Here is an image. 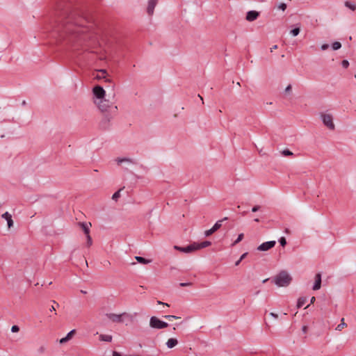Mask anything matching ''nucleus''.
<instances>
[{"mask_svg": "<svg viewBox=\"0 0 356 356\" xmlns=\"http://www.w3.org/2000/svg\"><path fill=\"white\" fill-rule=\"evenodd\" d=\"M345 6L353 11L356 10V4L351 3L350 1H346Z\"/></svg>", "mask_w": 356, "mask_h": 356, "instance_id": "obj_25", "label": "nucleus"}, {"mask_svg": "<svg viewBox=\"0 0 356 356\" xmlns=\"http://www.w3.org/2000/svg\"><path fill=\"white\" fill-rule=\"evenodd\" d=\"M291 89H292V86H291V84H289V85H288V86L286 87V88H285V90H284V92H285L286 94L290 93V92H291Z\"/></svg>", "mask_w": 356, "mask_h": 356, "instance_id": "obj_37", "label": "nucleus"}, {"mask_svg": "<svg viewBox=\"0 0 356 356\" xmlns=\"http://www.w3.org/2000/svg\"><path fill=\"white\" fill-rule=\"evenodd\" d=\"M270 316H271L272 317L275 318H278V315L274 312H270Z\"/></svg>", "mask_w": 356, "mask_h": 356, "instance_id": "obj_43", "label": "nucleus"}, {"mask_svg": "<svg viewBox=\"0 0 356 356\" xmlns=\"http://www.w3.org/2000/svg\"><path fill=\"white\" fill-rule=\"evenodd\" d=\"M149 326L155 329H163L167 327L168 324L156 316H152L149 320Z\"/></svg>", "mask_w": 356, "mask_h": 356, "instance_id": "obj_5", "label": "nucleus"}, {"mask_svg": "<svg viewBox=\"0 0 356 356\" xmlns=\"http://www.w3.org/2000/svg\"><path fill=\"white\" fill-rule=\"evenodd\" d=\"M227 219H228L227 217H225L222 219H221L220 220H222V222L223 221L227 220Z\"/></svg>", "mask_w": 356, "mask_h": 356, "instance_id": "obj_52", "label": "nucleus"}, {"mask_svg": "<svg viewBox=\"0 0 356 356\" xmlns=\"http://www.w3.org/2000/svg\"><path fill=\"white\" fill-rule=\"evenodd\" d=\"M276 242L275 241H266L261 243L257 247L259 251H267L275 245Z\"/></svg>", "mask_w": 356, "mask_h": 356, "instance_id": "obj_8", "label": "nucleus"}, {"mask_svg": "<svg viewBox=\"0 0 356 356\" xmlns=\"http://www.w3.org/2000/svg\"><path fill=\"white\" fill-rule=\"evenodd\" d=\"M248 252H245V253H243V254L241 256L240 259H241V261H242L243 259H244L246 257V256L248 255Z\"/></svg>", "mask_w": 356, "mask_h": 356, "instance_id": "obj_44", "label": "nucleus"}, {"mask_svg": "<svg viewBox=\"0 0 356 356\" xmlns=\"http://www.w3.org/2000/svg\"><path fill=\"white\" fill-rule=\"evenodd\" d=\"M307 298L305 297H300L298 298L297 302V307L300 308L302 307L306 302Z\"/></svg>", "mask_w": 356, "mask_h": 356, "instance_id": "obj_23", "label": "nucleus"}, {"mask_svg": "<svg viewBox=\"0 0 356 356\" xmlns=\"http://www.w3.org/2000/svg\"><path fill=\"white\" fill-rule=\"evenodd\" d=\"M242 214H243V216H244V215H245V214H246V211H243V212L242 213Z\"/></svg>", "mask_w": 356, "mask_h": 356, "instance_id": "obj_58", "label": "nucleus"}, {"mask_svg": "<svg viewBox=\"0 0 356 356\" xmlns=\"http://www.w3.org/2000/svg\"><path fill=\"white\" fill-rule=\"evenodd\" d=\"M241 260L239 259L237 261H236L235 263V266H238L239 264L241 263Z\"/></svg>", "mask_w": 356, "mask_h": 356, "instance_id": "obj_50", "label": "nucleus"}, {"mask_svg": "<svg viewBox=\"0 0 356 356\" xmlns=\"http://www.w3.org/2000/svg\"><path fill=\"white\" fill-rule=\"evenodd\" d=\"M22 106H25L26 104V102L25 100H24L22 103Z\"/></svg>", "mask_w": 356, "mask_h": 356, "instance_id": "obj_54", "label": "nucleus"}, {"mask_svg": "<svg viewBox=\"0 0 356 356\" xmlns=\"http://www.w3.org/2000/svg\"><path fill=\"white\" fill-rule=\"evenodd\" d=\"M341 65L344 68H348L349 66V62L347 60H343L341 62Z\"/></svg>", "mask_w": 356, "mask_h": 356, "instance_id": "obj_36", "label": "nucleus"}, {"mask_svg": "<svg viewBox=\"0 0 356 356\" xmlns=\"http://www.w3.org/2000/svg\"><path fill=\"white\" fill-rule=\"evenodd\" d=\"M99 72H102V74H103V76H99V75H97V76H96V78H97V79H100L104 78V79H105V81H106V82H110V81H111V80H110L109 79H107V78L106 77V74H107V72H106V70H99Z\"/></svg>", "mask_w": 356, "mask_h": 356, "instance_id": "obj_22", "label": "nucleus"}, {"mask_svg": "<svg viewBox=\"0 0 356 356\" xmlns=\"http://www.w3.org/2000/svg\"><path fill=\"white\" fill-rule=\"evenodd\" d=\"M291 280V276L285 270H282L273 278V282L280 287L289 286Z\"/></svg>", "mask_w": 356, "mask_h": 356, "instance_id": "obj_2", "label": "nucleus"}, {"mask_svg": "<svg viewBox=\"0 0 356 356\" xmlns=\"http://www.w3.org/2000/svg\"><path fill=\"white\" fill-rule=\"evenodd\" d=\"M135 258L138 262L143 264H149L151 262V260L147 259L142 257L136 256Z\"/></svg>", "mask_w": 356, "mask_h": 356, "instance_id": "obj_21", "label": "nucleus"}, {"mask_svg": "<svg viewBox=\"0 0 356 356\" xmlns=\"http://www.w3.org/2000/svg\"><path fill=\"white\" fill-rule=\"evenodd\" d=\"M74 333L75 330H71L70 332L67 333V334L65 337L60 339V343L63 344L67 342L69 340L71 339Z\"/></svg>", "mask_w": 356, "mask_h": 356, "instance_id": "obj_17", "label": "nucleus"}, {"mask_svg": "<svg viewBox=\"0 0 356 356\" xmlns=\"http://www.w3.org/2000/svg\"><path fill=\"white\" fill-rule=\"evenodd\" d=\"M193 243L195 245V247L196 248V250L202 249V248H207V247L210 246L211 245V243L210 241H203V242H202L200 243H195V242H194Z\"/></svg>", "mask_w": 356, "mask_h": 356, "instance_id": "obj_16", "label": "nucleus"}, {"mask_svg": "<svg viewBox=\"0 0 356 356\" xmlns=\"http://www.w3.org/2000/svg\"><path fill=\"white\" fill-rule=\"evenodd\" d=\"M157 304H159V305H165V306H167V307H169V305H168V303L163 302H161V301H160V300H158V301H157Z\"/></svg>", "mask_w": 356, "mask_h": 356, "instance_id": "obj_45", "label": "nucleus"}, {"mask_svg": "<svg viewBox=\"0 0 356 356\" xmlns=\"http://www.w3.org/2000/svg\"><path fill=\"white\" fill-rule=\"evenodd\" d=\"M165 318L169 320V321H172V319H178V318H180V317L179 316H174V315H166L164 316Z\"/></svg>", "mask_w": 356, "mask_h": 356, "instance_id": "obj_33", "label": "nucleus"}, {"mask_svg": "<svg viewBox=\"0 0 356 356\" xmlns=\"http://www.w3.org/2000/svg\"><path fill=\"white\" fill-rule=\"evenodd\" d=\"M279 242L282 247L285 246L286 244V240L284 237H281L279 239Z\"/></svg>", "mask_w": 356, "mask_h": 356, "instance_id": "obj_35", "label": "nucleus"}, {"mask_svg": "<svg viewBox=\"0 0 356 356\" xmlns=\"http://www.w3.org/2000/svg\"><path fill=\"white\" fill-rule=\"evenodd\" d=\"M92 92L94 95V102L102 100L105 97V90L100 86H96L92 89Z\"/></svg>", "mask_w": 356, "mask_h": 356, "instance_id": "obj_7", "label": "nucleus"}, {"mask_svg": "<svg viewBox=\"0 0 356 356\" xmlns=\"http://www.w3.org/2000/svg\"><path fill=\"white\" fill-rule=\"evenodd\" d=\"M254 221H255V222H259V218H255V219L254 220Z\"/></svg>", "mask_w": 356, "mask_h": 356, "instance_id": "obj_56", "label": "nucleus"}, {"mask_svg": "<svg viewBox=\"0 0 356 356\" xmlns=\"http://www.w3.org/2000/svg\"><path fill=\"white\" fill-rule=\"evenodd\" d=\"M243 234H238L237 238L234 241V243L232 244V246H234L236 245L237 243H238L239 242H241L243 238Z\"/></svg>", "mask_w": 356, "mask_h": 356, "instance_id": "obj_27", "label": "nucleus"}, {"mask_svg": "<svg viewBox=\"0 0 356 356\" xmlns=\"http://www.w3.org/2000/svg\"><path fill=\"white\" fill-rule=\"evenodd\" d=\"M113 356H122L118 352L113 351Z\"/></svg>", "mask_w": 356, "mask_h": 356, "instance_id": "obj_47", "label": "nucleus"}, {"mask_svg": "<svg viewBox=\"0 0 356 356\" xmlns=\"http://www.w3.org/2000/svg\"><path fill=\"white\" fill-rule=\"evenodd\" d=\"M315 300H316L315 297H314V296H313V297H312V298H311V300H310V303H311V304H313V303L315 302Z\"/></svg>", "mask_w": 356, "mask_h": 356, "instance_id": "obj_49", "label": "nucleus"}, {"mask_svg": "<svg viewBox=\"0 0 356 356\" xmlns=\"http://www.w3.org/2000/svg\"><path fill=\"white\" fill-rule=\"evenodd\" d=\"M286 8H287V6L284 3H280L277 6V8L282 10V11H284L286 9Z\"/></svg>", "mask_w": 356, "mask_h": 356, "instance_id": "obj_34", "label": "nucleus"}, {"mask_svg": "<svg viewBox=\"0 0 356 356\" xmlns=\"http://www.w3.org/2000/svg\"><path fill=\"white\" fill-rule=\"evenodd\" d=\"M268 279H266L263 281L264 283H265L266 282H267Z\"/></svg>", "mask_w": 356, "mask_h": 356, "instance_id": "obj_59", "label": "nucleus"}, {"mask_svg": "<svg viewBox=\"0 0 356 356\" xmlns=\"http://www.w3.org/2000/svg\"><path fill=\"white\" fill-rule=\"evenodd\" d=\"M179 285L181 287H184V286H191L192 283L191 282H181L179 284Z\"/></svg>", "mask_w": 356, "mask_h": 356, "instance_id": "obj_39", "label": "nucleus"}, {"mask_svg": "<svg viewBox=\"0 0 356 356\" xmlns=\"http://www.w3.org/2000/svg\"><path fill=\"white\" fill-rule=\"evenodd\" d=\"M1 218L7 221L8 228H10L11 227L13 226V220L12 219V216L8 211L3 213L1 215Z\"/></svg>", "mask_w": 356, "mask_h": 356, "instance_id": "obj_15", "label": "nucleus"}, {"mask_svg": "<svg viewBox=\"0 0 356 356\" xmlns=\"http://www.w3.org/2000/svg\"><path fill=\"white\" fill-rule=\"evenodd\" d=\"M328 47H329V44H323V45H321V49H322V50H323V51H324V50L327 49H328Z\"/></svg>", "mask_w": 356, "mask_h": 356, "instance_id": "obj_42", "label": "nucleus"}, {"mask_svg": "<svg viewBox=\"0 0 356 356\" xmlns=\"http://www.w3.org/2000/svg\"><path fill=\"white\" fill-rule=\"evenodd\" d=\"M54 310H56V308L54 307V306H51V307L50 308V311L52 312Z\"/></svg>", "mask_w": 356, "mask_h": 356, "instance_id": "obj_51", "label": "nucleus"}, {"mask_svg": "<svg viewBox=\"0 0 356 356\" xmlns=\"http://www.w3.org/2000/svg\"><path fill=\"white\" fill-rule=\"evenodd\" d=\"M321 119L323 123L325 126H326L328 129L331 130H334L335 128L334 124L333 123V118L330 114H321Z\"/></svg>", "mask_w": 356, "mask_h": 356, "instance_id": "obj_6", "label": "nucleus"}, {"mask_svg": "<svg viewBox=\"0 0 356 356\" xmlns=\"http://www.w3.org/2000/svg\"><path fill=\"white\" fill-rule=\"evenodd\" d=\"M106 316L113 323H123L124 320H131V316L127 312L122 313L120 314H116L113 313H108Z\"/></svg>", "mask_w": 356, "mask_h": 356, "instance_id": "obj_3", "label": "nucleus"}, {"mask_svg": "<svg viewBox=\"0 0 356 356\" xmlns=\"http://www.w3.org/2000/svg\"><path fill=\"white\" fill-rule=\"evenodd\" d=\"M285 233H286V234H289V229H287V228H286V229H285Z\"/></svg>", "mask_w": 356, "mask_h": 356, "instance_id": "obj_55", "label": "nucleus"}, {"mask_svg": "<svg viewBox=\"0 0 356 356\" xmlns=\"http://www.w3.org/2000/svg\"><path fill=\"white\" fill-rule=\"evenodd\" d=\"M19 330V327L17 325H13L11 327L12 332H17Z\"/></svg>", "mask_w": 356, "mask_h": 356, "instance_id": "obj_38", "label": "nucleus"}, {"mask_svg": "<svg viewBox=\"0 0 356 356\" xmlns=\"http://www.w3.org/2000/svg\"><path fill=\"white\" fill-rule=\"evenodd\" d=\"M112 119V116L109 114H106L102 118L100 126L102 129H106L108 127L110 121Z\"/></svg>", "mask_w": 356, "mask_h": 356, "instance_id": "obj_11", "label": "nucleus"}, {"mask_svg": "<svg viewBox=\"0 0 356 356\" xmlns=\"http://www.w3.org/2000/svg\"><path fill=\"white\" fill-rule=\"evenodd\" d=\"M346 326H347V324L344 322V318H343L341 319V323L337 326L336 330L341 331Z\"/></svg>", "mask_w": 356, "mask_h": 356, "instance_id": "obj_24", "label": "nucleus"}, {"mask_svg": "<svg viewBox=\"0 0 356 356\" xmlns=\"http://www.w3.org/2000/svg\"><path fill=\"white\" fill-rule=\"evenodd\" d=\"M259 16V12L256 10H250L247 13L245 19L248 22L256 20Z\"/></svg>", "mask_w": 356, "mask_h": 356, "instance_id": "obj_10", "label": "nucleus"}, {"mask_svg": "<svg viewBox=\"0 0 356 356\" xmlns=\"http://www.w3.org/2000/svg\"><path fill=\"white\" fill-rule=\"evenodd\" d=\"M81 292L83 294H86V291H83V290H81Z\"/></svg>", "mask_w": 356, "mask_h": 356, "instance_id": "obj_57", "label": "nucleus"}, {"mask_svg": "<svg viewBox=\"0 0 356 356\" xmlns=\"http://www.w3.org/2000/svg\"><path fill=\"white\" fill-rule=\"evenodd\" d=\"M281 154L284 156H289L293 155V153L288 149H284L281 152Z\"/></svg>", "mask_w": 356, "mask_h": 356, "instance_id": "obj_29", "label": "nucleus"}, {"mask_svg": "<svg viewBox=\"0 0 356 356\" xmlns=\"http://www.w3.org/2000/svg\"><path fill=\"white\" fill-rule=\"evenodd\" d=\"M277 49V45H276V44H275V45L273 46V47L270 48V52H273V51L274 49Z\"/></svg>", "mask_w": 356, "mask_h": 356, "instance_id": "obj_48", "label": "nucleus"}, {"mask_svg": "<svg viewBox=\"0 0 356 356\" xmlns=\"http://www.w3.org/2000/svg\"><path fill=\"white\" fill-rule=\"evenodd\" d=\"M58 41L76 55L88 51L97 54V40L92 22L82 11L67 8L61 11L54 28Z\"/></svg>", "mask_w": 356, "mask_h": 356, "instance_id": "obj_1", "label": "nucleus"}, {"mask_svg": "<svg viewBox=\"0 0 356 356\" xmlns=\"http://www.w3.org/2000/svg\"><path fill=\"white\" fill-rule=\"evenodd\" d=\"M307 329H308V328H307V326L304 325V326H302V331L304 333H306V332H307Z\"/></svg>", "mask_w": 356, "mask_h": 356, "instance_id": "obj_46", "label": "nucleus"}, {"mask_svg": "<svg viewBox=\"0 0 356 356\" xmlns=\"http://www.w3.org/2000/svg\"><path fill=\"white\" fill-rule=\"evenodd\" d=\"M54 304H56L57 307L58 306V303H56V301H54Z\"/></svg>", "mask_w": 356, "mask_h": 356, "instance_id": "obj_60", "label": "nucleus"}, {"mask_svg": "<svg viewBox=\"0 0 356 356\" xmlns=\"http://www.w3.org/2000/svg\"><path fill=\"white\" fill-rule=\"evenodd\" d=\"M178 343V341L175 338H170L166 342V346L168 348H172Z\"/></svg>", "mask_w": 356, "mask_h": 356, "instance_id": "obj_18", "label": "nucleus"}, {"mask_svg": "<svg viewBox=\"0 0 356 356\" xmlns=\"http://www.w3.org/2000/svg\"><path fill=\"white\" fill-rule=\"evenodd\" d=\"M300 27H296V28H294L291 31H290V33L293 35V36H297L299 33H300Z\"/></svg>", "mask_w": 356, "mask_h": 356, "instance_id": "obj_28", "label": "nucleus"}, {"mask_svg": "<svg viewBox=\"0 0 356 356\" xmlns=\"http://www.w3.org/2000/svg\"><path fill=\"white\" fill-rule=\"evenodd\" d=\"M112 339V336L108 334H100L99 336V340L102 341L111 342Z\"/></svg>", "mask_w": 356, "mask_h": 356, "instance_id": "obj_20", "label": "nucleus"}, {"mask_svg": "<svg viewBox=\"0 0 356 356\" xmlns=\"http://www.w3.org/2000/svg\"><path fill=\"white\" fill-rule=\"evenodd\" d=\"M86 237H87V244L88 246H90L92 245V238L90 235L86 236Z\"/></svg>", "mask_w": 356, "mask_h": 356, "instance_id": "obj_41", "label": "nucleus"}, {"mask_svg": "<svg viewBox=\"0 0 356 356\" xmlns=\"http://www.w3.org/2000/svg\"><path fill=\"white\" fill-rule=\"evenodd\" d=\"M261 207L259 205H255L252 208V212H257L260 209Z\"/></svg>", "mask_w": 356, "mask_h": 356, "instance_id": "obj_40", "label": "nucleus"}, {"mask_svg": "<svg viewBox=\"0 0 356 356\" xmlns=\"http://www.w3.org/2000/svg\"><path fill=\"white\" fill-rule=\"evenodd\" d=\"M216 232L212 228L204 232V236L208 237Z\"/></svg>", "mask_w": 356, "mask_h": 356, "instance_id": "obj_32", "label": "nucleus"}, {"mask_svg": "<svg viewBox=\"0 0 356 356\" xmlns=\"http://www.w3.org/2000/svg\"><path fill=\"white\" fill-rule=\"evenodd\" d=\"M157 4V0H149L147 12L149 15H152L154 13V10Z\"/></svg>", "mask_w": 356, "mask_h": 356, "instance_id": "obj_13", "label": "nucleus"}, {"mask_svg": "<svg viewBox=\"0 0 356 356\" xmlns=\"http://www.w3.org/2000/svg\"><path fill=\"white\" fill-rule=\"evenodd\" d=\"M95 104L97 106L99 109L102 112L108 111L109 108L113 109V112H116L118 107L116 106H113V103L108 99L104 98L102 100L95 101Z\"/></svg>", "mask_w": 356, "mask_h": 356, "instance_id": "obj_4", "label": "nucleus"}, {"mask_svg": "<svg viewBox=\"0 0 356 356\" xmlns=\"http://www.w3.org/2000/svg\"><path fill=\"white\" fill-rule=\"evenodd\" d=\"M198 97H200V99L202 100V104H204L203 98L201 97V95H198Z\"/></svg>", "mask_w": 356, "mask_h": 356, "instance_id": "obj_53", "label": "nucleus"}, {"mask_svg": "<svg viewBox=\"0 0 356 356\" xmlns=\"http://www.w3.org/2000/svg\"><path fill=\"white\" fill-rule=\"evenodd\" d=\"M174 248L177 250H179L180 252H184V253H190L195 250H196V248L195 247L194 243H191L186 247H180L178 245H175Z\"/></svg>", "mask_w": 356, "mask_h": 356, "instance_id": "obj_9", "label": "nucleus"}, {"mask_svg": "<svg viewBox=\"0 0 356 356\" xmlns=\"http://www.w3.org/2000/svg\"><path fill=\"white\" fill-rule=\"evenodd\" d=\"M321 286V274L317 273L315 276V282L312 287L313 290H318Z\"/></svg>", "mask_w": 356, "mask_h": 356, "instance_id": "obj_14", "label": "nucleus"}, {"mask_svg": "<svg viewBox=\"0 0 356 356\" xmlns=\"http://www.w3.org/2000/svg\"><path fill=\"white\" fill-rule=\"evenodd\" d=\"M222 227V220H218L214 225L211 227L215 232L218 230Z\"/></svg>", "mask_w": 356, "mask_h": 356, "instance_id": "obj_26", "label": "nucleus"}, {"mask_svg": "<svg viewBox=\"0 0 356 356\" xmlns=\"http://www.w3.org/2000/svg\"><path fill=\"white\" fill-rule=\"evenodd\" d=\"M115 161L117 162V163L118 165H120L122 163H126L128 165H129V164L135 165V164L137 163L136 161L134 159H131V158H127V157H123V158L118 157L115 159Z\"/></svg>", "mask_w": 356, "mask_h": 356, "instance_id": "obj_12", "label": "nucleus"}, {"mask_svg": "<svg viewBox=\"0 0 356 356\" xmlns=\"http://www.w3.org/2000/svg\"><path fill=\"white\" fill-rule=\"evenodd\" d=\"M341 47V44L339 42H334L332 44L333 50H338Z\"/></svg>", "mask_w": 356, "mask_h": 356, "instance_id": "obj_30", "label": "nucleus"}, {"mask_svg": "<svg viewBox=\"0 0 356 356\" xmlns=\"http://www.w3.org/2000/svg\"><path fill=\"white\" fill-rule=\"evenodd\" d=\"M123 188H120V190H118V191H116L112 196V199L115 201H117L118 199L120 197V191L122 190Z\"/></svg>", "mask_w": 356, "mask_h": 356, "instance_id": "obj_31", "label": "nucleus"}, {"mask_svg": "<svg viewBox=\"0 0 356 356\" xmlns=\"http://www.w3.org/2000/svg\"><path fill=\"white\" fill-rule=\"evenodd\" d=\"M79 225H80L81 229H83V232L85 233V234L86 236L90 235V229H89V226L88 225V224L85 223V222H80Z\"/></svg>", "mask_w": 356, "mask_h": 356, "instance_id": "obj_19", "label": "nucleus"}]
</instances>
